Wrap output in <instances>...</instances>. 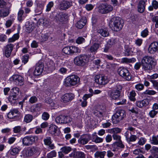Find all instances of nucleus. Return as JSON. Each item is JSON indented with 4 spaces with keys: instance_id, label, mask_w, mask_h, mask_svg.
<instances>
[{
    "instance_id": "f3484780",
    "label": "nucleus",
    "mask_w": 158,
    "mask_h": 158,
    "mask_svg": "<svg viewBox=\"0 0 158 158\" xmlns=\"http://www.w3.org/2000/svg\"><path fill=\"white\" fill-rule=\"evenodd\" d=\"M91 136L89 134H84L81 136L78 140V143L81 144L85 145L87 144L90 140Z\"/></svg>"
},
{
    "instance_id": "7ed1b4c3",
    "label": "nucleus",
    "mask_w": 158,
    "mask_h": 158,
    "mask_svg": "<svg viewBox=\"0 0 158 158\" xmlns=\"http://www.w3.org/2000/svg\"><path fill=\"white\" fill-rule=\"evenodd\" d=\"M80 78L76 75H73L68 76L64 80V85L67 87L74 86L80 82Z\"/></svg>"
},
{
    "instance_id": "338daca9",
    "label": "nucleus",
    "mask_w": 158,
    "mask_h": 158,
    "mask_svg": "<svg viewBox=\"0 0 158 158\" xmlns=\"http://www.w3.org/2000/svg\"><path fill=\"white\" fill-rule=\"evenodd\" d=\"M37 101V98L35 96L31 97L29 100V102L32 104L36 102Z\"/></svg>"
},
{
    "instance_id": "680f3d73",
    "label": "nucleus",
    "mask_w": 158,
    "mask_h": 158,
    "mask_svg": "<svg viewBox=\"0 0 158 158\" xmlns=\"http://www.w3.org/2000/svg\"><path fill=\"white\" fill-rule=\"evenodd\" d=\"M85 148L87 150L93 149H94L95 150H97L98 149V147L96 145H87L85 146Z\"/></svg>"
},
{
    "instance_id": "c756f323",
    "label": "nucleus",
    "mask_w": 158,
    "mask_h": 158,
    "mask_svg": "<svg viewBox=\"0 0 158 158\" xmlns=\"http://www.w3.org/2000/svg\"><path fill=\"white\" fill-rule=\"evenodd\" d=\"M106 152L105 151H97L94 154V157L96 158H104L106 155Z\"/></svg>"
},
{
    "instance_id": "58836bf2",
    "label": "nucleus",
    "mask_w": 158,
    "mask_h": 158,
    "mask_svg": "<svg viewBox=\"0 0 158 158\" xmlns=\"http://www.w3.org/2000/svg\"><path fill=\"white\" fill-rule=\"evenodd\" d=\"M151 143L153 145H158V139L155 136H153L150 140Z\"/></svg>"
},
{
    "instance_id": "20e7f679",
    "label": "nucleus",
    "mask_w": 158,
    "mask_h": 158,
    "mask_svg": "<svg viewBox=\"0 0 158 158\" xmlns=\"http://www.w3.org/2000/svg\"><path fill=\"white\" fill-rule=\"evenodd\" d=\"M38 139L37 136H27L22 138V144L25 146H29L36 143Z\"/></svg>"
},
{
    "instance_id": "f8f14e48",
    "label": "nucleus",
    "mask_w": 158,
    "mask_h": 158,
    "mask_svg": "<svg viewBox=\"0 0 158 158\" xmlns=\"http://www.w3.org/2000/svg\"><path fill=\"white\" fill-rule=\"evenodd\" d=\"M40 152L41 149L39 147L34 146L28 150L27 155L28 156H38L40 155Z\"/></svg>"
},
{
    "instance_id": "69168bd1",
    "label": "nucleus",
    "mask_w": 158,
    "mask_h": 158,
    "mask_svg": "<svg viewBox=\"0 0 158 158\" xmlns=\"http://www.w3.org/2000/svg\"><path fill=\"white\" fill-rule=\"evenodd\" d=\"M21 127L20 126H16L13 128V131L15 133H18L21 131Z\"/></svg>"
},
{
    "instance_id": "13d9d810",
    "label": "nucleus",
    "mask_w": 158,
    "mask_h": 158,
    "mask_svg": "<svg viewBox=\"0 0 158 158\" xmlns=\"http://www.w3.org/2000/svg\"><path fill=\"white\" fill-rule=\"evenodd\" d=\"M7 117L10 119H13L17 118L16 115H15L11 110L8 113Z\"/></svg>"
},
{
    "instance_id": "f257e3e1",
    "label": "nucleus",
    "mask_w": 158,
    "mask_h": 158,
    "mask_svg": "<svg viewBox=\"0 0 158 158\" xmlns=\"http://www.w3.org/2000/svg\"><path fill=\"white\" fill-rule=\"evenodd\" d=\"M141 64L143 69L148 71L152 69V66L156 64V60L152 57L145 56L141 59Z\"/></svg>"
},
{
    "instance_id": "4be33fe9",
    "label": "nucleus",
    "mask_w": 158,
    "mask_h": 158,
    "mask_svg": "<svg viewBox=\"0 0 158 158\" xmlns=\"http://www.w3.org/2000/svg\"><path fill=\"white\" fill-rule=\"evenodd\" d=\"M14 45L9 44H7L4 48V54L6 56L9 57L10 55L11 52L13 49Z\"/></svg>"
},
{
    "instance_id": "e2e57ef3",
    "label": "nucleus",
    "mask_w": 158,
    "mask_h": 158,
    "mask_svg": "<svg viewBox=\"0 0 158 158\" xmlns=\"http://www.w3.org/2000/svg\"><path fill=\"white\" fill-rule=\"evenodd\" d=\"M117 147L120 148H124L125 147L124 145L122 143L121 140L117 142H115L114 144Z\"/></svg>"
},
{
    "instance_id": "9d476101",
    "label": "nucleus",
    "mask_w": 158,
    "mask_h": 158,
    "mask_svg": "<svg viewBox=\"0 0 158 158\" xmlns=\"http://www.w3.org/2000/svg\"><path fill=\"white\" fill-rule=\"evenodd\" d=\"M113 10V6L107 3L102 4L98 7V11L102 14L109 13L112 11Z\"/></svg>"
},
{
    "instance_id": "37998d69",
    "label": "nucleus",
    "mask_w": 158,
    "mask_h": 158,
    "mask_svg": "<svg viewBox=\"0 0 158 158\" xmlns=\"http://www.w3.org/2000/svg\"><path fill=\"white\" fill-rule=\"evenodd\" d=\"M8 100L11 104H14L18 102V100L17 99L14 98L12 96H9L8 97Z\"/></svg>"
},
{
    "instance_id": "2f4dec72",
    "label": "nucleus",
    "mask_w": 158,
    "mask_h": 158,
    "mask_svg": "<svg viewBox=\"0 0 158 158\" xmlns=\"http://www.w3.org/2000/svg\"><path fill=\"white\" fill-rule=\"evenodd\" d=\"M158 8V2L155 0H153L152 2V6H150L148 7V9L150 10H153V8L156 9Z\"/></svg>"
},
{
    "instance_id": "864d4df0",
    "label": "nucleus",
    "mask_w": 158,
    "mask_h": 158,
    "mask_svg": "<svg viewBox=\"0 0 158 158\" xmlns=\"http://www.w3.org/2000/svg\"><path fill=\"white\" fill-rule=\"evenodd\" d=\"M54 3L52 2H50L47 5L46 11L47 12L50 11L51 8L53 6Z\"/></svg>"
},
{
    "instance_id": "ea45409f",
    "label": "nucleus",
    "mask_w": 158,
    "mask_h": 158,
    "mask_svg": "<svg viewBox=\"0 0 158 158\" xmlns=\"http://www.w3.org/2000/svg\"><path fill=\"white\" fill-rule=\"evenodd\" d=\"M131 48L127 46L125 47V55L129 56L132 54V53Z\"/></svg>"
},
{
    "instance_id": "a211bd4d",
    "label": "nucleus",
    "mask_w": 158,
    "mask_h": 158,
    "mask_svg": "<svg viewBox=\"0 0 158 158\" xmlns=\"http://www.w3.org/2000/svg\"><path fill=\"white\" fill-rule=\"evenodd\" d=\"M150 101V99L145 98L142 100L136 101L135 104L136 106L139 108H142L148 106Z\"/></svg>"
},
{
    "instance_id": "b1692460",
    "label": "nucleus",
    "mask_w": 158,
    "mask_h": 158,
    "mask_svg": "<svg viewBox=\"0 0 158 158\" xmlns=\"http://www.w3.org/2000/svg\"><path fill=\"white\" fill-rule=\"evenodd\" d=\"M145 2L143 0H140L138 5V10L141 13L143 12L145 10Z\"/></svg>"
},
{
    "instance_id": "7c9ffc66",
    "label": "nucleus",
    "mask_w": 158,
    "mask_h": 158,
    "mask_svg": "<svg viewBox=\"0 0 158 158\" xmlns=\"http://www.w3.org/2000/svg\"><path fill=\"white\" fill-rule=\"evenodd\" d=\"M9 14V10L8 8L0 9V17H4L7 16Z\"/></svg>"
},
{
    "instance_id": "c03bdc74",
    "label": "nucleus",
    "mask_w": 158,
    "mask_h": 158,
    "mask_svg": "<svg viewBox=\"0 0 158 158\" xmlns=\"http://www.w3.org/2000/svg\"><path fill=\"white\" fill-rule=\"evenodd\" d=\"M56 152L54 150L48 153L47 155V157L48 158H52L56 157Z\"/></svg>"
},
{
    "instance_id": "423d86ee",
    "label": "nucleus",
    "mask_w": 158,
    "mask_h": 158,
    "mask_svg": "<svg viewBox=\"0 0 158 158\" xmlns=\"http://www.w3.org/2000/svg\"><path fill=\"white\" fill-rule=\"evenodd\" d=\"M125 117V111L123 110H118L112 116V121L114 124H117Z\"/></svg>"
},
{
    "instance_id": "bf43d9fd",
    "label": "nucleus",
    "mask_w": 158,
    "mask_h": 158,
    "mask_svg": "<svg viewBox=\"0 0 158 158\" xmlns=\"http://www.w3.org/2000/svg\"><path fill=\"white\" fill-rule=\"evenodd\" d=\"M29 57L28 55H26L23 56L22 58V62L24 64H26L28 61Z\"/></svg>"
},
{
    "instance_id": "052dcab7",
    "label": "nucleus",
    "mask_w": 158,
    "mask_h": 158,
    "mask_svg": "<svg viewBox=\"0 0 158 158\" xmlns=\"http://www.w3.org/2000/svg\"><path fill=\"white\" fill-rule=\"evenodd\" d=\"M135 88L138 91L142 90L144 88L143 85L141 84H137L135 85Z\"/></svg>"
},
{
    "instance_id": "dca6fc26",
    "label": "nucleus",
    "mask_w": 158,
    "mask_h": 158,
    "mask_svg": "<svg viewBox=\"0 0 158 158\" xmlns=\"http://www.w3.org/2000/svg\"><path fill=\"white\" fill-rule=\"evenodd\" d=\"M10 80L20 86L23 84V78L20 75H14L10 78Z\"/></svg>"
},
{
    "instance_id": "473e14b6",
    "label": "nucleus",
    "mask_w": 158,
    "mask_h": 158,
    "mask_svg": "<svg viewBox=\"0 0 158 158\" xmlns=\"http://www.w3.org/2000/svg\"><path fill=\"white\" fill-rule=\"evenodd\" d=\"M23 13L24 11L22 10H20L18 12L17 19L19 22H22L24 18V17L23 16Z\"/></svg>"
},
{
    "instance_id": "f03ea898",
    "label": "nucleus",
    "mask_w": 158,
    "mask_h": 158,
    "mask_svg": "<svg viewBox=\"0 0 158 158\" xmlns=\"http://www.w3.org/2000/svg\"><path fill=\"white\" fill-rule=\"evenodd\" d=\"M123 24V21L121 18L118 17H114L110 20L109 26L112 30L117 31L122 29Z\"/></svg>"
},
{
    "instance_id": "774afa93",
    "label": "nucleus",
    "mask_w": 158,
    "mask_h": 158,
    "mask_svg": "<svg viewBox=\"0 0 158 158\" xmlns=\"http://www.w3.org/2000/svg\"><path fill=\"white\" fill-rule=\"evenodd\" d=\"M35 133L36 134H42L43 133V131L42 129L40 128L36 127L35 128Z\"/></svg>"
},
{
    "instance_id": "4c0bfd02",
    "label": "nucleus",
    "mask_w": 158,
    "mask_h": 158,
    "mask_svg": "<svg viewBox=\"0 0 158 158\" xmlns=\"http://www.w3.org/2000/svg\"><path fill=\"white\" fill-rule=\"evenodd\" d=\"M136 94L135 91L132 90L129 93V98L131 101L134 102L135 101L136 99L135 98Z\"/></svg>"
},
{
    "instance_id": "5701e85b",
    "label": "nucleus",
    "mask_w": 158,
    "mask_h": 158,
    "mask_svg": "<svg viewBox=\"0 0 158 158\" xmlns=\"http://www.w3.org/2000/svg\"><path fill=\"white\" fill-rule=\"evenodd\" d=\"M58 130V127L54 124L50 125L48 129V132L52 135H57V132Z\"/></svg>"
},
{
    "instance_id": "6e6552de",
    "label": "nucleus",
    "mask_w": 158,
    "mask_h": 158,
    "mask_svg": "<svg viewBox=\"0 0 158 158\" xmlns=\"http://www.w3.org/2000/svg\"><path fill=\"white\" fill-rule=\"evenodd\" d=\"M94 79L95 82L99 85H105L109 81L107 77L102 74L96 75L94 77Z\"/></svg>"
},
{
    "instance_id": "a878e982",
    "label": "nucleus",
    "mask_w": 158,
    "mask_h": 158,
    "mask_svg": "<svg viewBox=\"0 0 158 158\" xmlns=\"http://www.w3.org/2000/svg\"><path fill=\"white\" fill-rule=\"evenodd\" d=\"M97 32L101 36L104 37H107L109 35V32L106 29L99 28Z\"/></svg>"
},
{
    "instance_id": "39448f33",
    "label": "nucleus",
    "mask_w": 158,
    "mask_h": 158,
    "mask_svg": "<svg viewBox=\"0 0 158 158\" xmlns=\"http://www.w3.org/2000/svg\"><path fill=\"white\" fill-rule=\"evenodd\" d=\"M88 60L89 59L87 55H80L74 58V62L77 66H83L88 62Z\"/></svg>"
},
{
    "instance_id": "a19ab883",
    "label": "nucleus",
    "mask_w": 158,
    "mask_h": 158,
    "mask_svg": "<svg viewBox=\"0 0 158 158\" xmlns=\"http://www.w3.org/2000/svg\"><path fill=\"white\" fill-rule=\"evenodd\" d=\"M131 135L127 141L128 142H134L137 139V137L136 135L132 134V133H130Z\"/></svg>"
},
{
    "instance_id": "2eb2a0df",
    "label": "nucleus",
    "mask_w": 158,
    "mask_h": 158,
    "mask_svg": "<svg viewBox=\"0 0 158 158\" xmlns=\"http://www.w3.org/2000/svg\"><path fill=\"white\" fill-rule=\"evenodd\" d=\"M44 68L43 64L41 61H39L36 64L34 75L35 76H38L41 74Z\"/></svg>"
},
{
    "instance_id": "c85d7f7f",
    "label": "nucleus",
    "mask_w": 158,
    "mask_h": 158,
    "mask_svg": "<svg viewBox=\"0 0 158 158\" xmlns=\"http://www.w3.org/2000/svg\"><path fill=\"white\" fill-rule=\"evenodd\" d=\"M136 59L135 58H132L129 59L127 58H123L121 59V62L123 63H133L135 62Z\"/></svg>"
},
{
    "instance_id": "e433bc0d",
    "label": "nucleus",
    "mask_w": 158,
    "mask_h": 158,
    "mask_svg": "<svg viewBox=\"0 0 158 158\" xmlns=\"http://www.w3.org/2000/svg\"><path fill=\"white\" fill-rule=\"evenodd\" d=\"M33 119V116L30 114H27L25 115L24 118V121L28 123L31 122Z\"/></svg>"
},
{
    "instance_id": "9b49d317",
    "label": "nucleus",
    "mask_w": 158,
    "mask_h": 158,
    "mask_svg": "<svg viewBox=\"0 0 158 158\" xmlns=\"http://www.w3.org/2000/svg\"><path fill=\"white\" fill-rule=\"evenodd\" d=\"M62 52L66 54L72 55L74 53L80 52L81 50L77 47L71 46L64 48L62 49Z\"/></svg>"
},
{
    "instance_id": "8fccbe9b",
    "label": "nucleus",
    "mask_w": 158,
    "mask_h": 158,
    "mask_svg": "<svg viewBox=\"0 0 158 158\" xmlns=\"http://www.w3.org/2000/svg\"><path fill=\"white\" fill-rule=\"evenodd\" d=\"M41 37L42 39H47L50 40L52 38L50 37V34L46 33L44 34H42L41 35Z\"/></svg>"
},
{
    "instance_id": "c9c22d12",
    "label": "nucleus",
    "mask_w": 158,
    "mask_h": 158,
    "mask_svg": "<svg viewBox=\"0 0 158 158\" xmlns=\"http://www.w3.org/2000/svg\"><path fill=\"white\" fill-rule=\"evenodd\" d=\"M44 5L42 4H39L36 9L35 10V11L36 13H38V14H41L44 8Z\"/></svg>"
},
{
    "instance_id": "aec40b11",
    "label": "nucleus",
    "mask_w": 158,
    "mask_h": 158,
    "mask_svg": "<svg viewBox=\"0 0 158 158\" xmlns=\"http://www.w3.org/2000/svg\"><path fill=\"white\" fill-rule=\"evenodd\" d=\"M69 157L73 158H85V154L81 151H74L69 155Z\"/></svg>"
},
{
    "instance_id": "de8ad7c7",
    "label": "nucleus",
    "mask_w": 158,
    "mask_h": 158,
    "mask_svg": "<svg viewBox=\"0 0 158 158\" xmlns=\"http://www.w3.org/2000/svg\"><path fill=\"white\" fill-rule=\"evenodd\" d=\"M19 149L17 148H13L11 151L10 154L12 155H15L19 153Z\"/></svg>"
},
{
    "instance_id": "79ce46f5",
    "label": "nucleus",
    "mask_w": 158,
    "mask_h": 158,
    "mask_svg": "<svg viewBox=\"0 0 158 158\" xmlns=\"http://www.w3.org/2000/svg\"><path fill=\"white\" fill-rule=\"evenodd\" d=\"M55 64L53 61L52 60H50L48 63L47 65L48 68L50 69H55Z\"/></svg>"
},
{
    "instance_id": "09e8293b",
    "label": "nucleus",
    "mask_w": 158,
    "mask_h": 158,
    "mask_svg": "<svg viewBox=\"0 0 158 158\" xmlns=\"http://www.w3.org/2000/svg\"><path fill=\"white\" fill-rule=\"evenodd\" d=\"M146 141V139L145 138L141 137L139 139L138 143L140 145H143L145 143Z\"/></svg>"
},
{
    "instance_id": "a18cd8bd",
    "label": "nucleus",
    "mask_w": 158,
    "mask_h": 158,
    "mask_svg": "<svg viewBox=\"0 0 158 158\" xmlns=\"http://www.w3.org/2000/svg\"><path fill=\"white\" fill-rule=\"evenodd\" d=\"M45 102L49 105L50 106L53 107L54 106L55 104L53 102L51 98H48L46 99Z\"/></svg>"
},
{
    "instance_id": "4d7b16f0",
    "label": "nucleus",
    "mask_w": 158,
    "mask_h": 158,
    "mask_svg": "<svg viewBox=\"0 0 158 158\" xmlns=\"http://www.w3.org/2000/svg\"><path fill=\"white\" fill-rule=\"evenodd\" d=\"M49 117V114L47 112H44L42 114V118L44 120H47Z\"/></svg>"
},
{
    "instance_id": "f704fd0d",
    "label": "nucleus",
    "mask_w": 158,
    "mask_h": 158,
    "mask_svg": "<svg viewBox=\"0 0 158 158\" xmlns=\"http://www.w3.org/2000/svg\"><path fill=\"white\" fill-rule=\"evenodd\" d=\"M34 28V25L33 23H28V25H26V31L28 33L31 32Z\"/></svg>"
},
{
    "instance_id": "1a4fd4ad",
    "label": "nucleus",
    "mask_w": 158,
    "mask_h": 158,
    "mask_svg": "<svg viewBox=\"0 0 158 158\" xmlns=\"http://www.w3.org/2000/svg\"><path fill=\"white\" fill-rule=\"evenodd\" d=\"M53 16L54 20L58 23L64 22L68 17L65 13L57 11H55L53 13Z\"/></svg>"
},
{
    "instance_id": "bb28decb",
    "label": "nucleus",
    "mask_w": 158,
    "mask_h": 158,
    "mask_svg": "<svg viewBox=\"0 0 158 158\" xmlns=\"http://www.w3.org/2000/svg\"><path fill=\"white\" fill-rule=\"evenodd\" d=\"M71 3L69 2L64 1L60 4V9L63 10H66L71 6Z\"/></svg>"
},
{
    "instance_id": "3c124183",
    "label": "nucleus",
    "mask_w": 158,
    "mask_h": 158,
    "mask_svg": "<svg viewBox=\"0 0 158 158\" xmlns=\"http://www.w3.org/2000/svg\"><path fill=\"white\" fill-rule=\"evenodd\" d=\"M143 93L145 94L153 95L156 94V92L153 90H146L143 92Z\"/></svg>"
},
{
    "instance_id": "ddd939ff",
    "label": "nucleus",
    "mask_w": 158,
    "mask_h": 158,
    "mask_svg": "<svg viewBox=\"0 0 158 158\" xmlns=\"http://www.w3.org/2000/svg\"><path fill=\"white\" fill-rule=\"evenodd\" d=\"M118 90H112L110 94V97L113 99H117L119 98L120 96V90L122 88V87L120 85L117 86Z\"/></svg>"
},
{
    "instance_id": "49530a36",
    "label": "nucleus",
    "mask_w": 158,
    "mask_h": 158,
    "mask_svg": "<svg viewBox=\"0 0 158 158\" xmlns=\"http://www.w3.org/2000/svg\"><path fill=\"white\" fill-rule=\"evenodd\" d=\"M151 19L153 22L155 23V27L158 28V16H153Z\"/></svg>"
},
{
    "instance_id": "72a5a7b5",
    "label": "nucleus",
    "mask_w": 158,
    "mask_h": 158,
    "mask_svg": "<svg viewBox=\"0 0 158 158\" xmlns=\"http://www.w3.org/2000/svg\"><path fill=\"white\" fill-rule=\"evenodd\" d=\"M60 150L65 154H67L71 151L72 148L69 146H65L61 148Z\"/></svg>"
},
{
    "instance_id": "0eeeda50",
    "label": "nucleus",
    "mask_w": 158,
    "mask_h": 158,
    "mask_svg": "<svg viewBox=\"0 0 158 158\" xmlns=\"http://www.w3.org/2000/svg\"><path fill=\"white\" fill-rule=\"evenodd\" d=\"M119 75L127 81H130L132 77L131 73L127 68L124 67L119 68L118 70Z\"/></svg>"
},
{
    "instance_id": "393cba45",
    "label": "nucleus",
    "mask_w": 158,
    "mask_h": 158,
    "mask_svg": "<svg viewBox=\"0 0 158 158\" xmlns=\"http://www.w3.org/2000/svg\"><path fill=\"white\" fill-rule=\"evenodd\" d=\"M87 22V20L85 17L81 19L77 22L76 26L79 29H81L85 25Z\"/></svg>"
},
{
    "instance_id": "6ab92c4d",
    "label": "nucleus",
    "mask_w": 158,
    "mask_h": 158,
    "mask_svg": "<svg viewBox=\"0 0 158 158\" xmlns=\"http://www.w3.org/2000/svg\"><path fill=\"white\" fill-rule=\"evenodd\" d=\"M158 51V42H154L152 43L148 48V53L154 54Z\"/></svg>"
},
{
    "instance_id": "6e6d98bb",
    "label": "nucleus",
    "mask_w": 158,
    "mask_h": 158,
    "mask_svg": "<svg viewBox=\"0 0 158 158\" xmlns=\"http://www.w3.org/2000/svg\"><path fill=\"white\" fill-rule=\"evenodd\" d=\"M94 113L95 116L99 118H101L103 116L102 112L98 110H95Z\"/></svg>"
},
{
    "instance_id": "0e129e2a",
    "label": "nucleus",
    "mask_w": 158,
    "mask_h": 158,
    "mask_svg": "<svg viewBox=\"0 0 158 158\" xmlns=\"http://www.w3.org/2000/svg\"><path fill=\"white\" fill-rule=\"evenodd\" d=\"M148 35V31L147 29H145L142 31L141 33V35L143 37L147 36Z\"/></svg>"
},
{
    "instance_id": "412c9836",
    "label": "nucleus",
    "mask_w": 158,
    "mask_h": 158,
    "mask_svg": "<svg viewBox=\"0 0 158 158\" xmlns=\"http://www.w3.org/2000/svg\"><path fill=\"white\" fill-rule=\"evenodd\" d=\"M75 96L72 93H67L63 95L61 99L62 101L65 103L71 101L74 99Z\"/></svg>"
},
{
    "instance_id": "5fc2aeb1",
    "label": "nucleus",
    "mask_w": 158,
    "mask_h": 158,
    "mask_svg": "<svg viewBox=\"0 0 158 158\" xmlns=\"http://www.w3.org/2000/svg\"><path fill=\"white\" fill-rule=\"evenodd\" d=\"M44 144L46 145L49 144L50 143H52L51 138L50 137H46L45 139H44Z\"/></svg>"
},
{
    "instance_id": "4468645a",
    "label": "nucleus",
    "mask_w": 158,
    "mask_h": 158,
    "mask_svg": "<svg viewBox=\"0 0 158 158\" xmlns=\"http://www.w3.org/2000/svg\"><path fill=\"white\" fill-rule=\"evenodd\" d=\"M55 121L58 123H68L71 121V118L68 116L60 115L56 118Z\"/></svg>"
},
{
    "instance_id": "cd10ccee",
    "label": "nucleus",
    "mask_w": 158,
    "mask_h": 158,
    "mask_svg": "<svg viewBox=\"0 0 158 158\" xmlns=\"http://www.w3.org/2000/svg\"><path fill=\"white\" fill-rule=\"evenodd\" d=\"M99 44L98 43H94L88 49V51L91 53L95 54L97 51V50L99 47Z\"/></svg>"
},
{
    "instance_id": "603ef678",
    "label": "nucleus",
    "mask_w": 158,
    "mask_h": 158,
    "mask_svg": "<svg viewBox=\"0 0 158 158\" xmlns=\"http://www.w3.org/2000/svg\"><path fill=\"white\" fill-rule=\"evenodd\" d=\"M157 111L152 109V110L149 111L148 113V115L150 117L153 118L157 114Z\"/></svg>"
}]
</instances>
